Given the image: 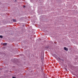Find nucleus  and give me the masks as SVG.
I'll return each mask as SVG.
<instances>
[{
	"label": "nucleus",
	"mask_w": 78,
	"mask_h": 78,
	"mask_svg": "<svg viewBox=\"0 0 78 78\" xmlns=\"http://www.w3.org/2000/svg\"><path fill=\"white\" fill-rule=\"evenodd\" d=\"M64 50H66V51H68V48H66V47H65L64 48Z\"/></svg>",
	"instance_id": "nucleus-1"
},
{
	"label": "nucleus",
	"mask_w": 78,
	"mask_h": 78,
	"mask_svg": "<svg viewBox=\"0 0 78 78\" xmlns=\"http://www.w3.org/2000/svg\"><path fill=\"white\" fill-rule=\"evenodd\" d=\"M12 20H13V22H17V21H16V20H14V19Z\"/></svg>",
	"instance_id": "nucleus-2"
},
{
	"label": "nucleus",
	"mask_w": 78,
	"mask_h": 78,
	"mask_svg": "<svg viewBox=\"0 0 78 78\" xmlns=\"http://www.w3.org/2000/svg\"><path fill=\"white\" fill-rule=\"evenodd\" d=\"M7 45V43H4L3 44V45Z\"/></svg>",
	"instance_id": "nucleus-3"
},
{
	"label": "nucleus",
	"mask_w": 78,
	"mask_h": 78,
	"mask_svg": "<svg viewBox=\"0 0 78 78\" xmlns=\"http://www.w3.org/2000/svg\"><path fill=\"white\" fill-rule=\"evenodd\" d=\"M0 38H3V36H2V35H0Z\"/></svg>",
	"instance_id": "nucleus-4"
},
{
	"label": "nucleus",
	"mask_w": 78,
	"mask_h": 78,
	"mask_svg": "<svg viewBox=\"0 0 78 78\" xmlns=\"http://www.w3.org/2000/svg\"><path fill=\"white\" fill-rule=\"evenodd\" d=\"M12 78H16V77H12Z\"/></svg>",
	"instance_id": "nucleus-5"
},
{
	"label": "nucleus",
	"mask_w": 78,
	"mask_h": 78,
	"mask_svg": "<svg viewBox=\"0 0 78 78\" xmlns=\"http://www.w3.org/2000/svg\"><path fill=\"white\" fill-rule=\"evenodd\" d=\"M65 69L66 70H67V69H66V68H65Z\"/></svg>",
	"instance_id": "nucleus-6"
},
{
	"label": "nucleus",
	"mask_w": 78,
	"mask_h": 78,
	"mask_svg": "<svg viewBox=\"0 0 78 78\" xmlns=\"http://www.w3.org/2000/svg\"><path fill=\"white\" fill-rule=\"evenodd\" d=\"M23 7H25V6L24 5V6H23Z\"/></svg>",
	"instance_id": "nucleus-7"
},
{
	"label": "nucleus",
	"mask_w": 78,
	"mask_h": 78,
	"mask_svg": "<svg viewBox=\"0 0 78 78\" xmlns=\"http://www.w3.org/2000/svg\"><path fill=\"white\" fill-rule=\"evenodd\" d=\"M62 61H64V60H62Z\"/></svg>",
	"instance_id": "nucleus-8"
}]
</instances>
